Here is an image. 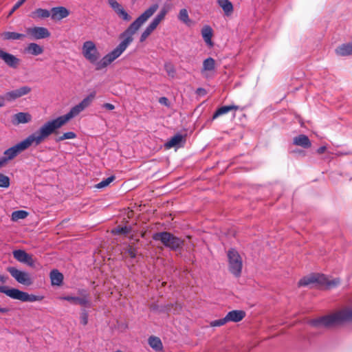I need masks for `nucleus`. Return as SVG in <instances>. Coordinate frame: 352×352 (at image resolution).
I'll use <instances>...</instances> for the list:
<instances>
[{
	"instance_id": "obj_35",
	"label": "nucleus",
	"mask_w": 352,
	"mask_h": 352,
	"mask_svg": "<svg viewBox=\"0 0 352 352\" xmlns=\"http://www.w3.org/2000/svg\"><path fill=\"white\" fill-rule=\"evenodd\" d=\"M116 14L123 21H129L131 20V16L126 12L123 7Z\"/></svg>"
},
{
	"instance_id": "obj_38",
	"label": "nucleus",
	"mask_w": 352,
	"mask_h": 352,
	"mask_svg": "<svg viewBox=\"0 0 352 352\" xmlns=\"http://www.w3.org/2000/svg\"><path fill=\"white\" fill-rule=\"evenodd\" d=\"M108 3L116 13L118 12V10L122 8V6L120 3H119L116 0H108Z\"/></svg>"
},
{
	"instance_id": "obj_40",
	"label": "nucleus",
	"mask_w": 352,
	"mask_h": 352,
	"mask_svg": "<svg viewBox=\"0 0 352 352\" xmlns=\"http://www.w3.org/2000/svg\"><path fill=\"white\" fill-rule=\"evenodd\" d=\"M227 322L226 316L223 318L215 320L210 322L212 327H220L225 324Z\"/></svg>"
},
{
	"instance_id": "obj_9",
	"label": "nucleus",
	"mask_w": 352,
	"mask_h": 352,
	"mask_svg": "<svg viewBox=\"0 0 352 352\" xmlns=\"http://www.w3.org/2000/svg\"><path fill=\"white\" fill-rule=\"evenodd\" d=\"M153 239L160 241L166 247L175 250L181 247L183 241L167 232H157L153 234Z\"/></svg>"
},
{
	"instance_id": "obj_14",
	"label": "nucleus",
	"mask_w": 352,
	"mask_h": 352,
	"mask_svg": "<svg viewBox=\"0 0 352 352\" xmlns=\"http://www.w3.org/2000/svg\"><path fill=\"white\" fill-rule=\"evenodd\" d=\"M14 258L19 262L25 263L29 266L33 267L34 265V261L32 255L26 253L24 250H16L12 252Z\"/></svg>"
},
{
	"instance_id": "obj_13",
	"label": "nucleus",
	"mask_w": 352,
	"mask_h": 352,
	"mask_svg": "<svg viewBox=\"0 0 352 352\" xmlns=\"http://www.w3.org/2000/svg\"><path fill=\"white\" fill-rule=\"evenodd\" d=\"M31 91V88L28 86H23L19 89L8 91L3 96L5 101H13L19 98L28 94Z\"/></svg>"
},
{
	"instance_id": "obj_10",
	"label": "nucleus",
	"mask_w": 352,
	"mask_h": 352,
	"mask_svg": "<svg viewBox=\"0 0 352 352\" xmlns=\"http://www.w3.org/2000/svg\"><path fill=\"white\" fill-rule=\"evenodd\" d=\"M60 300H66L72 305H79L81 306L91 307V302L89 298V295L85 290L79 291V296H74L71 295L63 296L59 297Z\"/></svg>"
},
{
	"instance_id": "obj_27",
	"label": "nucleus",
	"mask_w": 352,
	"mask_h": 352,
	"mask_svg": "<svg viewBox=\"0 0 352 352\" xmlns=\"http://www.w3.org/2000/svg\"><path fill=\"white\" fill-rule=\"evenodd\" d=\"M239 107L236 105L223 106L219 108L214 113L212 118L216 119L220 116L224 115L232 110H238Z\"/></svg>"
},
{
	"instance_id": "obj_19",
	"label": "nucleus",
	"mask_w": 352,
	"mask_h": 352,
	"mask_svg": "<svg viewBox=\"0 0 352 352\" xmlns=\"http://www.w3.org/2000/svg\"><path fill=\"white\" fill-rule=\"evenodd\" d=\"M245 315V312L243 310H233L229 311L226 316V318L227 322H237L242 320Z\"/></svg>"
},
{
	"instance_id": "obj_8",
	"label": "nucleus",
	"mask_w": 352,
	"mask_h": 352,
	"mask_svg": "<svg viewBox=\"0 0 352 352\" xmlns=\"http://www.w3.org/2000/svg\"><path fill=\"white\" fill-rule=\"evenodd\" d=\"M229 272L236 277H239L243 268V259L239 253L234 249L227 252Z\"/></svg>"
},
{
	"instance_id": "obj_3",
	"label": "nucleus",
	"mask_w": 352,
	"mask_h": 352,
	"mask_svg": "<svg viewBox=\"0 0 352 352\" xmlns=\"http://www.w3.org/2000/svg\"><path fill=\"white\" fill-rule=\"evenodd\" d=\"M47 135L41 126L36 131L28 135L25 139L6 149L3 156L0 157V168L14 159L19 153L32 145L38 146L47 139Z\"/></svg>"
},
{
	"instance_id": "obj_6",
	"label": "nucleus",
	"mask_w": 352,
	"mask_h": 352,
	"mask_svg": "<svg viewBox=\"0 0 352 352\" xmlns=\"http://www.w3.org/2000/svg\"><path fill=\"white\" fill-rule=\"evenodd\" d=\"M0 293L4 294L12 299L19 300L22 302L41 301L43 299V296H42L29 294L28 293L22 292L18 289L10 288L3 285H0Z\"/></svg>"
},
{
	"instance_id": "obj_25",
	"label": "nucleus",
	"mask_w": 352,
	"mask_h": 352,
	"mask_svg": "<svg viewBox=\"0 0 352 352\" xmlns=\"http://www.w3.org/2000/svg\"><path fill=\"white\" fill-rule=\"evenodd\" d=\"M50 279L52 285L60 286L63 280V275L58 270H54L50 272Z\"/></svg>"
},
{
	"instance_id": "obj_52",
	"label": "nucleus",
	"mask_w": 352,
	"mask_h": 352,
	"mask_svg": "<svg viewBox=\"0 0 352 352\" xmlns=\"http://www.w3.org/2000/svg\"><path fill=\"white\" fill-rule=\"evenodd\" d=\"M8 311H9V309H8V308H6V307L2 308V307H0V312H1V313H7V312H8Z\"/></svg>"
},
{
	"instance_id": "obj_22",
	"label": "nucleus",
	"mask_w": 352,
	"mask_h": 352,
	"mask_svg": "<svg viewBox=\"0 0 352 352\" xmlns=\"http://www.w3.org/2000/svg\"><path fill=\"white\" fill-rule=\"evenodd\" d=\"M218 5L222 8L226 16H230L233 12V5L229 0H217Z\"/></svg>"
},
{
	"instance_id": "obj_47",
	"label": "nucleus",
	"mask_w": 352,
	"mask_h": 352,
	"mask_svg": "<svg viewBox=\"0 0 352 352\" xmlns=\"http://www.w3.org/2000/svg\"><path fill=\"white\" fill-rule=\"evenodd\" d=\"M21 6L20 3L16 2L13 6L12 9L9 13V16L12 14L19 7Z\"/></svg>"
},
{
	"instance_id": "obj_17",
	"label": "nucleus",
	"mask_w": 352,
	"mask_h": 352,
	"mask_svg": "<svg viewBox=\"0 0 352 352\" xmlns=\"http://www.w3.org/2000/svg\"><path fill=\"white\" fill-rule=\"evenodd\" d=\"M160 23L161 22H160V21H158L155 17H154L151 22L147 25V27L142 33L140 38V41L144 42L157 28Z\"/></svg>"
},
{
	"instance_id": "obj_24",
	"label": "nucleus",
	"mask_w": 352,
	"mask_h": 352,
	"mask_svg": "<svg viewBox=\"0 0 352 352\" xmlns=\"http://www.w3.org/2000/svg\"><path fill=\"white\" fill-rule=\"evenodd\" d=\"M215 69V60L212 58H208L204 60L203 63V68L201 70V73L206 75V72L214 71Z\"/></svg>"
},
{
	"instance_id": "obj_32",
	"label": "nucleus",
	"mask_w": 352,
	"mask_h": 352,
	"mask_svg": "<svg viewBox=\"0 0 352 352\" xmlns=\"http://www.w3.org/2000/svg\"><path fill=\"white\" fill-rule=\"evenodd\" d=\"M178 19L187 25H190L191 23V21L188 16V12L185 8L179 10Z\"/></svg>"
},
{
	"instance_id": "obj_26",
	"label": "nucleus",
	"mask_w": 352,
	"mask_h": 352,
	"mask_svg": "<svg viewBox=\"0 0 352 352\" xmlns=\"http://www.w3.org/2000/svg\"><path fill=\"white\" fill-rule=\"evenodd\" d=\"M148 342L149 346L156 351H160L163 349L162 342L158 337L151 336L148 340Z\"/></svg>"
},
{
	"instance_id": "obj_41",
	"label": "nucleus",
	"mask_w": 352,
	"mask_h": 352,
	"mask_svg": "<svg viewBox=\"0 0 352 352\" xmlns=\"http://www.w3.org/2000/svg\"><path fill=\"white\" fill-rule=\"evenodd\" d=\"M129 228L126 226L125 227H118L113 230L114 234H126L129 232Z\"/></svg>"
},
{
	"instance_id": "obj_50",
	"label": "nucleus",
	"mask_w": 352,
	"mask_h": 352,
	"mask_svg": "<svg viewBox=\"0 0 352 352\" xmlns=\"http://www.w3.org/2000/svg\"><path fill=\"white\" fill-rule=\"evenodd\" d=\"M8 280V277L0 274V282L5 283Z\"/></svg>"
},
{
	"instance_id": "obj_45",
	"label": "nucleus",
	"mask_w": 352,
	"mask_h": 352,
	"mask_svg": "<svg viewBox=\"0 0 352 352\" xmlns=\"http://www.w3.org/2000/svg\"><path fill=\"white\" fill-rule=\"evenodd\" d=\"M159 102L162 104H164L165 106H168L169 105V102H168V100L167 98L166 97H161L160 99H159Z\"/></svg>"
},
{
	"instance_id": "obj_11",
	"label": "nucleus",
	"mask_w": 352,
	"mask_h": 352,
	"mask_svg": "<svg viewBox=\"0 0 352 352\" xmlns=\"http://www.w3.org/2000/svg\"><path fill=\"white\" fill-rule=\"evenodd\" d=\"M7 270L19 283L26 286L32 284L31 276L28 272L21 271L14 267H8Z\"/></svg>"
},
{
	"instance_id": "obj_23",
	"label": "nucleus",
	"mask_w": 352,
	"mask_h": 352,
	"mask_svg": "<svg viewBox=\"0 0 352 352\" xmlns=\"http://www.w3.org/2000/svg\"><path fill=\"white\" fill-rule=\"evenodd\" d=\"M25 52L33 56H38L43 52V48L35 43H31L25 49Z\"/></svg>"
},
{
	"instance_id": "obj_36",
	"label": "nucleus",
	"mask_w": 352,
	"mask_h": 352,
	"mask_svg": "<svg viewBox=\"0 0 352 352\" xmlns=\"http://www.w3.org/2000/svg\"><path fill=\"white\" fill-rule=\"evenodd\" d=\"M76 138V133L72 132V131H69V132L64 133L61 136H59L56 139V141L57 142H60V141H63V140H65L74 139Z\"/></svg>"
},
{
	"instance_id": "obj_2",
	"label": "nucleus",
	"mask_w": 352,
	"mask_h": 352,
	"mask_svg": "<svg viewBox=\"0 0 352 352\" xmlns=\"http://www.w3.org/2000/svg\"><path fill=\"white\" fill-rule=\"evenodd\" d=\"M96 97V91L90 93L79 104L73 107L65 115L58 117L44 123L41 126L47 137L53 134L57 129L67 123L71 119L77 116L85 109L89 107Z\"/></svg>"
},
{
	"instance_id": "obj_1",
	"label": "nucleus",
	"mask_w": 352,
	"mask_h": 352,
	"mask_svg": "<svg viewBox=\"0 0 352 352\" xmlns=\"http://www.w3.org/2000/svg\"><path fill=\"white\" fill-rule=\"evenodd\" d=\"M158 8L159 6L157 3L152 4L128 27L120 35L122 41L120 44L100 59L97 64V70H101L107 67L122 54L128 46L133 42V35L154 14Z\"/></svg>"
},
{
	"instance_id": "obj_21",
	"label": "nucleus",
	"mask_w": 352,
	"mask_h": 352,
	"mask_svg": "<svg viewBox=\"0 0 352 352\" xmlns=\"http://www.w3.org/2000/svg\"><path fill=\"white\" fill-rule=\"evenodd\" d=\"M293 143L295 145L300 146L305 148H308L311 146L309 139L305 135H299L295 137L293 139Z\"/></svg>"
},
{
	"instance_id": "obj_46",
	"label": "nucleus",
	"mask_w": 352,
	"mask_h": 352,
	"mask_svg": "<svg viewBox=\"0 0 352 352\" xmlns=\"http://www.w3.org/2000/svg\"><path fill=\"white\" fill-rule=\"evenodd\" d=\"M102 107L108 110H113L115 109V106L111 103H104Z\"/></svg>"
},
{
	"instance_id": "obj_51",
	"label": "nucleus",
	"mask_w": 352,
	"mask_h": 352,
	"mask_svg": "<svg viewBox=\"0 0 352 352\" xmlns=\"http://www.w3.org/2000/svg\"><path fill=\"white\" fill-rule=\"evenodd\" d=\"M197 93L198 94H203V95H204V94H206V91H205V89H204L199 88V89H197Z\"/></svg>"
},
{
	"instance_id": "obj_28",
	"label": "nucleus",
	"mask_w": 352,
	"mask_h": 352,
	"mask_svg": "<svg viewBox=\"0 0 352 352\" xmlns=\"http://www.w3.org/2000/svg\"><path fill=\"white\" fill-rule=\"evenodd\" d=\"M1 36L3 40H19L24 38L25 35L14 32H4Z\"/></svg>"
},
{
	"instance_id": "obj_39",
	"label": "nucleus",
	"mask_w": 352,
	"mask_h": 352,
	"mask_svg": "<svg viewBox=\"0 0 352 352\" xmlns=\"http://www.w3.org/2000/svg\"><path fill=\"white\" fill-rule=\"evenodd\" d=\"M168 10L166 8H163L160 10V11L158 12V14L155 16L160 22H162L166 17V15L167 14Z\"/></svg>"
},
{
	"instance_id": "obj_31",
	"label": "nucleus",
	"mask_w": 352,
	"mask_h": 352,
	"mask_svg": "<svg viewBox=\"0 0 352 352\" xmlns=\"http://www.w3.org/2000/svg\"><path fill=\"white\" fill-rule=\"evenodd\" d=\"M51 16V12L46 9L38 8L30 14L33 19H45Z\"/></svg>"
},
{
	"instance_id": "obj_48",
	"label": "nucleus",
	"mask_w": 352,
	"mask_h": 352,
	"mask_svg": "<svg viewBox=\"0 0 352 352\" xmlns=\"http://www.w3.org/2000/svg\"><path fill=\"white\" fill-rule=\"evenodd\" d=\"M327 148L326 146H321L320 148H318L317 150V153L318 154H322L323 153H324V151H326Z\"/></svg>"
},
{
	"instance_id": "obj_34",
	"label": "nucleus",
	"mask_w": 352,
	"mask_h": 352,
	"mask_svg": "<svg viewBox=\"0 0 352 352\" xmlns=\"http://www.w3.org/2000/svg\"><path fill=\"white\" fill-rule=\"evenodd\" d=\"M115 179L114 176H111L102 182H99L96 185V188H103L108 186L113 180Z\"/></svg>"
},
{
	"instance_id": "obj_49",
	"label": "nucleus",
	"mask_w": 352,
	"mask_h": 352,
	"mask_svg": "<svg viewBox=\"0 0 352 352\" xmlns=\"http://www.w3.org/2000/svg\"><path fill=\"white\" fill-rule=\"evenodd\" d=\"M5 105V98L3 96H0V107Z\"/></svg>"
},
{
	"instance_id": "obj_29",
	"label": "nucleus",
	"mask_w": 352,
	"mask_h": 352,
	"mask_svg": "<svg viewBox=\"0 0 352 352\" xmlns=\"http://www.w3.org/2000/svg\"><path fill=\"white\" fill-rule=\"evenodd\" d=\"M201 36L204 41L208 44L212 45V29L209 25H205L201 30Z\"/></svg>"
},
{
	"instance_id": "obj_12",
	"label": "nucleus",
	"mask_w": 352,
	"mask_h": 352,
	"mask_svg": "<svg viewBox=\"0 0 352 352\" xmlns=\"http://www.w3.org/2000/svg\"><path fill=\"white\" fill-rule=\"evenodd\" d=\"M26 33L31 38L38 40L50 36V32L44 27H33L26 28Z\"/></svg>"
},
{
	"instance_id": "obj_7",
	"label": "nucleus",
	"mask_w": 352,
	"mask_h": 352,
	"mask_svg": "<svg viewBox=\"0 0 352 352\" xmlns=\"http://www.w3.org/2000/svg\"><path fill=\"white\" fill-rule=\"evenodd\" d=\"M81 53L83 57L89 63L94 65L97 70V64L100 60L101 54L96 44L92 41H85L82 45Z\"/></svg>"
},
{
	"instance_id": "obj_37",
	"label": "nucleus",
	"mask_w": 352,
	"mask_h": 352,
	"mask_svg": "<svg viewBox=\"0 0 352 352\" xmlns=\"http://www.w3.org/2000/svg\"><path fill=\"white\" fill-rule=\"evenodd\" d=\"M10 178L6 175L0 173V187L6 188L10 186Z\"/></svg>"
},
{
	"instance_id": "obj_4",
	"label": "nucleus",
	"mask_w": 352,
	"mask_h": 352,
	"mask_svg": "<svg viewBox=\"0 0 352 352\" xmlns=\"http://www.w3.org/2000/svg\"><path fill=\"white\" fill-rule=\"evenodd\" d=\"M349 320H352L351 308L344 309L332 315L312 320L310 324L316 327H330Z\"/></svg>"
},
{
	"instance_id": "obj_5",
	"label": "nucleus",
	"mask_w": 352,
	"mask_h": 352,
	"mask_svg": "<svg viewBox=\"0 0 352 352\" xmlns=\"http://www.w3.org/2000/svg\"><path fill=\"white\" fill-rule=\"evenodd\" d=\"M318 283L327 289L337 287L340 283V278H330L324 274H309L301 278L298 282L299 286H308L311 284Z\"/></svg>"
},
{
	"instance_id": "obj_44",
	"label": "nucleus",
	"mask_w": 352,
	"mask_h": 352,
	"mask_svg": "<svg viewBox=\"0 0 352 352\" xmlns=\"http://www.w3.org/2000/svg\"><path fill=\"white\" fill-rule=\"evenodd\" d=\"M80 322L83 325H86L88 322V316L87 313H82L80 316Z\"/></svg>"
},
{
	"instance_id": "obj_33",
	"label": "nucleus",
	"mask_w": 352,
	"mask_h": 352,
	"mask_svg": "<svg viewBox=\"0 0 352 352\" xmlns=\"http://www.w3.org/2000/svg\"><path fill=\"white\" fill-rule=\"evenodd\" d=\"M28 216V212L24 210H17L12 213V220L16 221L19 219H23Z\"/></svg>"
},
{
	"instance_id": "obj_43",
	"label": "nucleus",
	"mask_w": 352,
	"mask_h": 352,
	"mask_svg": "<svg viewBox=\"0 0 352 352\" xmlns=\"http://www.w3.org/2000/svg\"><path fill=\"white\" fill-rule=\"evenodd\" d=\"M127 253L131 258H135L137 255V250L133 247H129L127 249Z\"/></svg>"
},
{
	"instance_id": "obj_15",
	"label": "nucleus",
	"mask_w": 352,
	"mask_h": 352,
	"mask_svg": "<svg viewBox=\"0 0 352 352\" xmlns=\"http://www.w3.org/2000/svg\"><path fill=\"white\" fill-rule=\"evenodd\" d=\"M32 120V116L28 112H19L12 116L11 122L13 125L28 124Z\"/></svg>"
},
{
	"instance_id": "obj_30",
	"label": "nucleus",
	"mask_w": 352,
	"mask_h": 352,
	"mask_svg": "<svg viewBox=\"0 0 352 352\" xmlns=\"http://www.w3.org/2000/svg\"><path fill=\"white\" fill-rule=\"evenodd\" d=\"M184 138L180 134H177L171 138L167 142L165 143L164 146L166 148H170L179 146L182 142Z\"/></svg>"
},
{
	"instance_id": "obj_18",
	"label": "nucleus",
	"mask_w": 352,
	"mask_h": 352,
	"mask_svg": "<svg viewBox=\"0 0 352 352\" xmlns=\"http://www.w3.org/2000/svg\"><path fill=\"white\" fill-rule=\"evenodd\" d=\"M0 58H1L8 65L12 67H16L19 63V58L2 50H0Z\"/></svg>"
},
{
	"instance_id": "obj_20",
	"label": "nucleus",
	"mask_w": 352,
	"mask_h": 352,
	"mask_svg": "<svg viewBox=\"0 0 352 352\" xmlns=\"http://www.w3.org/2000/svg\"><path fill=\"white\" fill-rule=\"evenodd\" d=\"M335 52L339 56L352 55V42L340 45L335 50Z\"/></svg>"
},
{
	"instance_id": "obj_42",
	"label": "nucleus",
	"mask_w": 352,
	"mask_h": 352,
	"mask_svg": "<svg viewBox=\"0 0 352 352\" xmlns=\"http://www.w3.org/2000/svg\"><path fill=\"white\" fill-rule=\"evenodd\" d=\"M164 67L167 74L170 76H173L175 73L174 67L171 64H166Z\"/></svg>"
},
{
	"instance_id": "obj_53",
	"label": "nucleus",
	"mask_w": 352,
	"mask_h": 352,
	"mask_svg": "<svg viewBox=\"0 0 352 352\" xmlns=\"http://www.w3.org/2000/svg\"><path fill=\"white\" fill-rule=\"evenodd\" d=\"M26 0H19V1H17L18 3H20V5L22 6L24 2Z\"/></svg>"
},
{
	"instance_id": "obj_16",
	"label": "nucleus",
	"mask_w": 352,
	"mask_h": 352,
	"mask_svg": "<svg viewBox=\"0 0 352 352\" xmlns=\"http://www.w3.org/2000/svg\"><path fill=\"white\" fill-rule=\"evenodd\" d=\"M69 13V11L65 7H55L51 10V17L54 20H61L67 17Z\"/></svg>"
}]
</instances>
